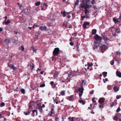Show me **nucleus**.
<instances>
[{"label": "nucleus", "mask_w": 121, "mask_h": 121, "mask_svg": "<svg viewBox=\"0 0 121 121\" xmlns=\"http://www.w3.org/2000/svg\"><path fill=\"white\" fill-rule=\"evenodd\" d=\"M113 89L114 91L117 92L119 90V88L118 87L115 86L114 87Z\"/></svg>", "instance_id": "obj_18"}, {"label": "nucleus", "mask_w": 121, "mask_h": 121, "mask_svg": "<svg viewBox=\"0 0 121 121\" xmlns=\"http://www.w3.org/2000/svg\"><path fill=\"white\" fill-rule=\"evenodd\" d=\"M5 103L3 102H2L0 104V107H3L4 106H5Z\"/></svg>", "instance_id": "obj_39"}, {"label": "nucleus", "mask_w": 121, "mask_h": 121, "mask_svg": "<svg viewBox=\"0 0 121 121\" xmlns=\"http://www.w3.org/2000/svg\"><path fill=\"white\" fill-rule=\"evenodd\" d=\"M63 25L64 26H65V27H67V24H65V23L64 22L63 23Z\"/></svg>", "instance_id": "obj_52"}, {"label": "nucleus", "mask_w": 121, "mask_h": 121, "mask_svg": "<svg viewBox=\"0 0 121 121\" xmlns=\"http://www.w3.org/2000/svg\"><path fill=\"white\" fill-rule=\"evenodd\" d=\"M120 118H121V113H118L113 117V119L114 120L117 121Z\"/></svg>", "instance_id": "obj_5"}, {"label": "nucleus", "mask_w": 121, "mask_h": 121, "mask_svg": "<svg viewBox=\"0 0 121 121\" xmlns=\"http://www.w3.org/2000/svg\"><path fill=\"white\" fill-rule=\"evenodd\" d=\"M108 80V79L107 78H105V79H103V81L104 83H105L106 82L105 81L107 82Z\"/></svg>", "instance_id": "obj_47"}, {"label": "nucleus", "mask_w": 121, "mask_h": 121, "mask_svg": "<svg viewBox=\"0 0 121 121\" xmlns=\"http://www.w3.org/2000/svg\"><path fill=\"white\" fill-rule=\"evenodd\" d=\"M107 48V46L105 45H103L101 46L99 48L100 49L101 51L102 52H104Z\"/></svg>", "instance_id": "obj_9"}, {"label": "nucleus", "mask_w": 121, "mask_h": 121, "mask_svg": "<svg viewBox=\"0 0 121 121\" xmlns=\"http://www.w3.org/2000/svg\"><path fill=\"white\" fill-rule=\"evenodd\" d=\"M55 120L56 121H59V118L58 117H55Z\"/></svg>", "instance_id": "obj_53"}, {"label": "nucleus", "mask_w": 121, "mask_h": 121, "mask_svg": "<svg viewBox=\"0 0 121 121\" xmlns=\"http://www.w3.org/2000/svg\"><path fill=\"white\" fill-rule=\"evenodd\" d=\"M107 88L108 90H110L112 89V87L111 85H108L107 86Z\"/></svg>", "instance_id": "obj_37"}, {"label": "nucleus", "mask_w": 121, "mask_h": 121, "mask_svg": "<svg viewBox=\"0 0 121 121\" xmlns=\"http://www.w3.org/2000/svg\"><path fill=\"white\" fill-rule=\"evenodd\" d=\"M99 107L100 108H103L104 107V103H99Z\"/></svg>", "instance_id": "obj_24"}, {"label": "nucleus", "mask_w": 121, "mask_h": 121, "mask_svg": "<svg viewBox=\"0 0 121 121\" xmlns=\"http://www.w3.org/2000/svg\"><path fill=\"white\" fill-rule=\"evenodd\" d=\"M87 66L89 67H90L93 65V64L91 63H87Z\"/></svg>", "instance_id": "obj_36"}, {"label": "nucleus", "mask_w": 121, "mask_h": 121, "mask_svg": "<svg viewBox=\"0 0 121 121\" xmlns=\"http://www.w3.org/2000/svg\"><path fill=\"white\" fill-rule=\"evenodd\" d=\"M32 48V49L33 50V52H35V53H36V50L37 49H35V48H34L33 47Z\"/></svg>", "instance_id": "obj_44"}, {"label": "nucleus", "mask_w": 121, "mask_h": 121, "mask_svg": "<svg viewBox=\"0 0 121 121\" xmlns=\"http://www.w3.org/2000/svg\"><path fill=\"white\" fill-rule=\"evenodd\" d=\"M79 1L78 0H77V1L75 2L74 5H78L79 4Z\"/></svg>", "instance_id": "obj_42"}, {"label": "nucleus", "mask_w": 121, "mask_h": 121, "mask_svg": "<svg viewBox=\"0 0 121 121\" xmlns=\"http://www.w3.org/2000/svg\"><path fill=\"white\" fill-rule=\"evenodd\" d=\"M19 88L18 87H17L16 89H15L14 90V91H19Z\"/></svg>", "instance_id": "obj_54"}, {"label": "nucleus", "mask_w": 121, "mask_h": 121, "mask_svg": "<svg viewBox=\"0 0 121 121\" xmlns=\"http://www.w3.org/2000/svg\"><path fill=\"white\" fill-rule=\"evenodd\" d=\"M112 29H115L114 28V27L113 26H112V27H111L110 28H109V30H111V32H112V34L113 35V36L114 37H115L117 36V35L116 34V33L115 34H113V30H112Z\"/></svg>", "instance_id": "obj_15"}, {"label": "nucleus", "mask_w": 121, "mask_h": 121, "mask_svg": "<svg viewBox=\"0 0 121 121\" xmlns=\"http://www.w3.org/2000/svg\"><path fill=\"white\" fill-rule=\"evenodd\" d=\"M63 15V17H65L66 16V12L65 11H64L63 12L61 11L60 12Z\"/></svg>", "instance_id": "obj_23"}, {"label": "nucleus", "mask_w": 121, "mask_h": 121, "mask_svg": "<svg viewBox=\"0 0 121 121\" xmlns=\"http://www.w3.org/2000/svg\"><path fill=\"white\" fill-rule=\"evenodd\" d=\"M4 22H5V25H8L11 22L9 20H8L6 21H4Z\"/></svg>", "instance_id": "obj_27"}, {"label": "nucleus", "mask_w": 121, "mask_h": 121, "mask_svg": "<svg viewBox=\"0 0 121 121\" xmlns=\"http://www.w3.org/2000/svg\"><path fill=\"white\" fill-rule=\"evenodd\" d=\"M95 99V97H93L92 99V100L94 103H95V105H97V103H96V101L95 100H94Z\"/></svg>", "instance_id": "obj_35"}, {"label": "nucleus", "mask_w": 121, "mask_h": 121, "mask_svg": "<svg viewBox=\"0 0 121 121\" xmlns=\"http://www.w3.org/2000/svg\"><path fill=\"white\" fill-rule=\"evenodd\" d=\"M110 105L111 107H112L113 106L115 105L113 102H112V103L110 104Z\"/></svg>", "instance_id": "obj_50"}, {"label": "nucleus", "mask_w": 121, "mask_h": 121, "mask_svg": "<svg viewBox=\"0 0 121 121\" xmlns=\"http://www.w3.org/2000/svg\"><path fill=\"white\" fill-rule=\"evenodd\" d=\"M104 99L103 98H100L98 102L99 103H104Z\"/></svg>", "instance_id": "obj_16"}, {"label": "nucleus", "mask_w": 121, "mask_h": 121, "mask_svg": "<svg viewBox=\"0 0 121 121\" xmlns=\"http://www.w3.org/2000/svg\"><path fill=\"white\" fill-rule=\"evenodd\" d=\"M43 5L44 6H45L46 7H47L48 6V5H47L45 3H44L43 4Z\"/></svg>", "instance_id": "obj_64"}, {"label": "nucleus", "mask_w": 121, "mask_h": 121, "mask_svg": "<svg viewBox=\"0 0 121 121\" xmlns=\"http://www.w3.org/2000/svg\"><path fill=\"white\" fill-rule=\"evenodd\" d=\"M101 36L103 39L105 41L106 43H107L108 41L109 40V39L106 36L105 34L104 33H103L101 34Z\"/></svg>", "instance_id": "obj_7"}, {"label": "nucleus", "mask_w": 121, "mask_h": 121, "mask_svg": "<svg viewBox=\"0 0 121 121\" xmlns=\"http://www.w3.org/2000/svg\"><path fill=\"white\" fill-rule=\"evenodd\" d=\"M37 108L39 110V112L41 113H42L43 110L41 106H38Z\"/></svg>", "instance_id": "obj_19"}, {"label": "nucleus", "mask_w": 121, "mask_h": 121, "mask_svg": "<svg viewBox=\"0 0 121 121\" xmlns=\"http://www.w3.org/2000/svg\"><path fill=\"white\" fill-rule=\"evenodd\" d=\"M97 32L96 30L95 29L92 30L91 34L92 35H94L96 34Z\"/></svg>", "instance_id": "obj_25"}, {"label": "nucleus", "mask_w": 121, "mask_h": 121, "mask_svg": "<svg viewBox=\"0 0 121 121\" xmlns=\"http://www.w3.org/2000/svg\"><path fill=\"white\" fill-rule=\"evenodd\" d=\"M94 0H93V1L90 2L89 0H83L82 4L80 6V9L84 8L85 9V15H88L89 13V10L87 9L88 8H90L92 5H90L89 3H91L92 4H94L93 2Z\"/></svg>", "instance_id": "obj_1"}, {"label": "nucleus", "mask_w": 121, "mask_h": 121, "mask_svg": "<svg viewBox=\"0 0 121 121\" xmlns=\"http://www.w3.org/2000/svg\"><path fill=\"white\" fill-rule=\"evenodd\" d=\"M94 37L97 41H100L102 39V37L99 36L97 34H95L94 36Z\"/></svg>", "instance_id": "obj_6"}, {"label": "nucleus", "mask_w": 121, "mask_h": 121, "mask_svg": "<svg viewBox=\"0 0 121 121\" xmlns=\"http://www.w3.org/2000/svg\"><path fill=\"white\" fill-rule=\"evenodd\" d=\"M117 75L119 77H121V73L117 71L116 72Z\"/></svg>", "instance_id": "obj_26"}, {"label": "nucleus", "mask_w": 121, "mask_h": 121, "mask_svg": "<svg viewBox=\"0 0 121 121\" xmlns=\"http://www.w3.org/2000/svg\"><path fill=\"white\" fill-rule=\"evenodd\" d=\"M4 41L7 44H8L10 43V41L9 39H6L4 40Z\"/></svg>", "instance_id": "obj_32"}, {"label": "nucleus", "mask_w": 121, "mask_h": 121, "mask_svg": "<svg viewBox=\"0 0 121 121\" xmlns=\"http://www.w3.org/2000/svg\"><path fill=\"white\" fill-rule=\"evenodd\" d=\"M84 82V80H83L82 81V82L81 84V88H79L78 90V91L79 92H83V91L84 90L83 88V83Z\"/></svg>", "instance_id": "obj_11"}, {"label": "nucleus", "mask_w": 121, "mask_h": 121, "mask_svg": "<svg viewBox=\"0 0 121 121\" xmlns=\"http://www.w3.org/2000/svg\"><path fill=\"white\" fill-rule=\"evenodd\" d=\"M60 49L58 48H55L53 51V55L54 56H57L59 53Z\"/></svg>", "instance_id": "obj_3"}, {"label": "nucleus", "mask_w": 121, "mask_h": 121, "mask_svg": "<svg viewBox=\"0 0 121 121\" xmlns=\"http://www.w3.org/2000/svg\"><path fill=\"white\" fill-rule=\"evenodd\" d=\"M10 61L8 64V67L10 68V69H12L14 70H16V69L17 68L16 67H15L14 65L13 64H11L9 63Z\"/></svg>", "instance_id": "obj_8"}, {"label": "nucleus", "mask_w": 121, "mask_h": 121, "mask_svg": "<svg viewBox=\"0 0 121 121\" xmlns=\"http://www.w3.org/2000/svg\"><path fill=\"white\" fill-rule=\"evenodd\" d=\"M113 21L115 22V24L118 22L120 23V21L118 20L115 17H114L113 18Z\"/></svg>", "instance_id": "obj_21"}, {"label": "nucleus", "mask_w": 121, "mask_h": 121, "mask_svg": "<svg viewBox=\"0 0 121 121\" xmlns=\"http://www.w3.org/2000/svg\"><path fill=\"white\" fill-rule=\"evenodd\" d=\"M115 31L116 33H119L120 32V29L118 28L116 29Z\"/></svg>", "instance_id": "obj_31"}, {"label": "nucleus", "mask_w": 121, "mask_h": 121, "mask_svg": "<svg viewBox=\"0 0 121 121\" xmlns=\"http://www.w3.org/2000/svg\"><path fill=\"white\" fill-rule=\"evenodd\" d=\"M65 80H62L61 82H69L70 81V78H69L68 77H66V78Z\"/></svg>", "instance_id": "obj_20"}, {"label": "nucleus", "mask_w": 121, "mask_h": 121, "mask_svg": "<svg viewBox=\"0 0 121 121\" xmlns=\"http://www.w3.org/2000/svg\"><path fill=\"white\" fill-rule=\"evenodd\" d=\"M74 96L73 95H71L70 96L66 97V98L72 102L74 100Z\"/></svg>", "instance_id": "obj_10"}, {"label": "nucleus", "mask_w": 121, "mask_h": 121, "mask_svg": "<svg viewBox=\"0 0 121 121\" xmlns=\"http://www.w3.org/2000/svg\"><path fill=\"white\" fill-rule=\"evenodd\" d=\"M45 86V84L44 83H43L41 84L40 85V87H44Z\"/></svg>", "instance_id": "obj_41"}, {"label": "nucleus", "mask_w": 121, "mask_h": 121, "mask_svg": "<svg viewBox=\"0 0 121 121\" xmlns=\"http://www.w3.org/2000/svg\"><path fill=\"white\" fill-rule=\"evenodd\" d=\"M21 91L22 93L23 94H24L25 93V90L24 89H21Z\"/></svg>", "instance_id": "obj_38"}, {"label": "nucleus", "mask_w": 121, "mask_h": 121, "mask_svg": "<svg viewBox=\"0 0 121 121\" xmlns=\"http://www.w3.org/2000/svg\"><path fill=\"white\" fill-rule=\"evenodd\" d=\"M67 74L64 75L63 77H65L66 76H68L69 77V78H72L73 77L76 76L77 75V72L76 71H73L71 72L70 71L69 72V71L68 72H66Z\"/></svg>", "instance_id": "obj_2"}, {"label": "nucleus", "mask_w": 121, "mask_h": 121, "mask_svg": "<svg viewBox=\"0 0 121 121\" xmlns=\"http://www.w3.org/2000/svg\"><path fill=\"white\" fill-rule=\"evenodd\" d=\"M30 66L32 67L31 69H33L35 67V65L33 63H31L30 64Z\"/></svg>", "instance_id": "obj_30"}, {"label": "nucleus", "mask_w": 121, "mask_h": 121, "mask_svg": "<svg viewBox=\"0 0 121 121\" xmlns=\"http://www.w3.org/2000/svg\"><path fill=\"white\" fill-rule=\"evenodd\" d=\"M40 2H36L35 3V5L36 6H38L40 4Z\"/></svg>", "instance_id": "obj_46"}, {"label": "nucleus", "mask_w": 121, "mask_h": 121, "mask_svg": "<svg viewBox=\"0 0 121 121\" xmlns=\"http://www.w3.org/2000/svg\"><path fill=\"white\" fill-rule=\"evenodd\" d=\"M72 36L76 37L77 36L76 33H73L72 34Z\"/></svg>", "instance_id": "obj_57"}, {"label": "nucleus", "mask_w": 121, "mask_h": 121, "mask_svg": "<svg viewBox=\"0 0 121 121\" xmlns=\"http://www.w3.org/2000/svg\"><path fill=\"white\" fill-rule=\"evenodd\" d=\"M121 54V53L120 52H116V54L117 55H120Z\"/></svg>", "instance_id": "obj_58"}, {"label": "nucleus", "mask_w": 121, "mask_h": 121, "mask_svg": "<svg viewBox=\"0 0 121 121\" xmlns=\"http://www.w3.org/2000/svg\"><path fill=\"white\" fill-rule=\"evenodd\" d=\"M67 74V73H66V74H64V75H63V76H62L63 78H64L65 79H65H66V78H66V77H68V78H69V77L68 76H65V77H63V76H64V75H65V74Z\"/></svg>", "instance_id": "obj_49"}, {"label": "nucleus", "mask_w": 121, "mask_h": 121, "mask_svg": "<svg viewBox=\"0 0 121 121\" xmlns=\"http://www.w3.org/2000/svg\"><path fill=\"white\" fill-rule=\"evenodd\" d=\"M74 117H72L71 118V121H74L73 120L74 119Z\"/></svg>", "instance_id": "obj_63"}, {"label": "nucleus", "mask_w": 121, "mask_h": 121, "mask_svg": "<svg viewBox=\"0 0 121 121\" xmlns=\"http://www.w3.org/2000/svg\"><path fill=\"white\" fill-rule=\"evenodd\" d=\"M120 16H119V17L118 18V19L121 20V13L120 14Z\"/></svg>", "instance_id": "obj_59"}, {"label": "nucleus", "mask_w": 121, "mask_h": 121, "mask_svg": "<svg viewBox=\"0 0 121 121\" xmlns=\"http://www.w3.org/2000/svg\"><path fill=\"white\" fill-rule=\"evenodd\" d=\"M55 112L54 110V108H52L51 109V111L48 114V116L49 117H52L53 116L52 115L55 114Z\"/></svg>", "instance_id": "obj_4"}, {"label": "nucleus", "mask_w": 121, "mask_h": 121, "mask_svg": "<svg viewBox=\"0 0 121 121\" xmlns=\"http://www.w3.org/2000/svg\"><path fill=\"white\" fill-rule=\"evenodd\" d=\"M107 73L106 72H104L103 73V75H104V77H105L107 76Z\"/></svg>", "instance_id": "obj_34"}, {"label": "nucleus", "mask_w": 121, "mask_h": 121, "mask_svg": "<svg viewBox=\"0 0 121 121\" xmlns=\"http://www.w3.org/2000/svg\"><path fill=\"white\" fill-rule=\"evenodd\" d=\"M19 50H20L21 49L22 51H23L24 50V48L23 45H22L21 47L19 48Z\"/></svg>", "instance_id": "obj_28"}, {"label": "nucleus", "mask_w": 121, "mask_h": 121, "mask_svg": "<svg viewBox=\"0 0 121 121\" xmlns=\"http://www.w3.org/2000/svg\"><path fill=\"white\" fill-rule=\"evenodd\" d=\"M83 93V92H79V95L80 97L81 98V96L82 95V93Z\"/></svg>", "instance_id": "obj_48"}, {"label": "nucleus", "mask_w": 121, "mask_h": 121, "mask_svg": "<svg viewBox=\"0 0 121 121\" xmlns=\"http://www.w3.org/2000/svg\"><path fill=\"white\" fill-rule=\"evenodd\" d=\"M58 72H55L54 73L53 76L54 77L56 78L58 76Z\"/></svg>", "instance_id": "obj_29"}, {"label": "nucleus", "mask_w": 121, "mask_h": 121, "mask_svg": "<svg viewBox=\"0 0 121 121\" xmlns=\"http://www.w3.org/2000/svg\"><path fill=\"white\" fill-rule=\"evenodd\" d=\"M114 61L112 60L110 61V63L111 65H113L114 64Z\"/></svg>", "instance_id": "obj_45"}, {"label": "nucleus", "mask_w": 121, "mask_h": 121, "mask_svg": "<svg viewBox=\"0 0 121 121\" xmlns=\"http://www.w3.org/2000/svg\"><path fill=\"white\" fill-rule=\"evenodd\" d=\"M66 3L67 4H70V3L68 1H67L66 2Z\"/></svg>", "instance_id": "obj_61"}, {"label": "nucleus", "mask_w": 121, "mask_h": 121, "mask_svg": "<svg viewBox=\"0 0 121 121\" xmlns=\"http://www.w3.org/2000/svg\"><path fill=\"white\" fill-rule=\"evenodd\" d=\"M121 110L120 108V107H118L117 109L116 110V112H118Z\"/></svg>", "instance_id": "obj_43"}, {"label": "nucleus", "mask_w": 121, "mask_h": 121, "mask_svg": "<svg viewBox=\"0 0 121 121\" xmlns=\"http://www.w3.org/2000/svg\"><path fill=\"white\" fill-rule=\"evenodd\" d=\"M40 29L41 30H45L47 29V27L45 26H41L40 27Z\"/></svg>", "instance_id": "obj_22"}, {"label": "nucleus", "mask_w": 121, "mask_h": 121, "mask_svg": "<svg viewBox=\"0 0 121 121\" xmlns=\"http://www.w3.org/2000/svg\"><path fill=\"white\" fill-rule=\"evenodd\" d=\"M32 107V106L31 105L29 106V108L28 109V111H26V112H24V113H25V115H28L30 113L31 110V108Z\"/></svg>", "instance_id": "obj_12"}, {"label": "nucleus", "mask_w": 121, "mask_h": 121, "mask_svg": "<svg viewBox=\"0 0 121 121\" xmlns=\"http://www.w3.org/2000/svg\"><path fill=\"white\" fill-rule=\"evenodd\" d=\"M72 117H69L68 118V119L69 120V121H70Z\"/></svg>", "instance_id": "obj_62"}, {"label": "nucleus", "mask_w": 121, "mask_h": 121, "mask_svg": "<svg viewBox=\"0 0 121 121\" xmlns=\"http://www.w3.org/2000/svg\"><path fill=\"white\" fill-rule=\"evenodd\" d=\"M69 44L71 46H73L74 45V43L72 42H70L69 43Z\"/></svg>", "instance_id": "obj_55"}, {"label": "nucleus", "mask_w": 121, "mask_h": 121, "mask_svg": "<svg viewBox=\"0 0 121 121\" xmlns=\"http://www.w3.org/2000/svg\"><path fill=\"white\" fill-rule=\"evenodd\" d=\"M47 24L49 27L52 26V23L49 22H47Z\"/></svg>", "instance_id": "obj_40"}, {"label": "nucleus", "mask_w": 121, "mask_h": 121, "mask_svg": "<svg viewBox=\"0 0 121 121\" xmlns=\"http://www.w3.org/2000/svg\"><path fill=\"white\" fill-rule=\"evenodd\" d=\"M32 116L34 117L35 115H36L38 114V112L36 109H34L32 111Z\"/></svg>", "instance_id": "obj_13"}, {"label": "nucleus", "mask_w": 121, "mask_h": 121, "mask_svg": "<svg viewBox=\"0 0 121 121\" xmlns=\"http://www.w3.org/2000/svg\"><path fill=\"white\" fill-rule=\"evenodd\" d=\"M50 84L51 85L52 88L53 89L55 88L56 87V85L57 84H54V82L53 81H51L50 82Z\"/></svg>", "instance_id": "obj_17"}, {"label": "nucleus", "mask_w": 121, "mask_h": 121, "mask_svg": "<svg viewBox=\"0 0 121 121\" xmlns=\"http://www.w3.org/2000/svg\"><path fill=\"white\" fill-rule=\"evenodd\" d=\"M120 97H120V96H117L116 97V98L117 99H119Z\"/></svg>", "instance_id": "obj_60"}, {"label": "nucleus", "mask_w": 121, "mask_h": 121, "mask_svg": "<svg viewBox=\"0 0 121 121\" xmlns=\"http://www.w3.org/2000/svg\"><path fill=\"white\" fill-rule=\"evenodd\" d=\"M94 91V90H92V91H90V94H93Z\"/></svg>", "instance_id": "obj_56"}, {"label": "nucleus", "mask_w": 121, "mask_h": 121, "mask_svg": "<svg viewBox=\"0 0 121 121\" xmlns=\"http://www.w3.org/2000/svg\"><path fill=\"white\" fill-rule=\"evenodd\" d=\"M76 46L77 48H79V46L78 42H77L76 44Z\"/></svg>", "instance_id": "obj_51"}, {"label": "nucleus", "mask_w": 121, "mask_h": 121, "mask_svg": "<svg viewBox=\"0 0 121 121\" xmlns=\"http://www.w3.org/2000/svg\"><path fill=\"white\" fill-rule=\"evenodd\" d=\"M90 24V23L86 21L84 22L83 25V27L84 28H87L86 25H89Z\"/></svg>", "instance_id": "obj_14"}, {"label": "nucleus", "mask_w": 121, "mask_h": 121, "mask_svg": "<svg viewBox=\"0 0 121 121\" xmlns=\"http://www.w3.org/2000/svg\"><path fill=\"white\" fill-rule=\"evenodd\" d=\"M65 91L64 90L61 91L60 92L61 95L62 96L64 95L65 94Z\"/></svg>", "instance_id": "obj_33"}]
</instances>
